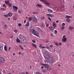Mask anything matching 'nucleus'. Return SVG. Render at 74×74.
Returning <instances> with one entry per match:
<instances>
[{
    "mask_svg": "<svg viewBox=\"0 0 74 74\" xmlns=\"http://www.w3.org/2000/svg\"><path fill=\"white\" fill-rule=\"evenodd\" d=\"M48 53L49 55L47 54L46 56H44V57L47 61L49 62L50 64L51 65H52L53 64V62H54L53 60V58L49 56V53Z\"/></svg>",
    "mask_w": 74,
    "mask_h": 74,
    "instance_id": "nucleus-1",
    "label": "nucleus"
},
{
    "mask_svg": "<svg viewBox=\"0 0 74 74\" xmlns=\"http://www.w3.org/2000/svg\"><path fill=\"white\" fill-rule=\"evenodd\" d=\"M29 31L30 32H32L34 35H35V36H37V37H40V36L38 34H39V33H38V32H37V31H36V30L34 29H30Z\"/></svg>",
    "mask_w": 74,
    "mask_h": 74,
    "instance_id": "nucleus-2",
    "label": "nucleus"
},
{
    "mask_svg": "<svg viewBox=\"0 0 74 74\" xmlns=\"http://www.w3.org/2000/svg\"><path fill=\"white\" fill-rule=\"evenodd\" d=\"M40 1H42V3L44 2L45 4L47 5H50V3H49L46 1H44V0H39Z\"/></svg>",
    "mask_w": 74,
    "mask_h": 74,
    "instance_id": "nucleus-3",
    "label": "nucleus"
},
{
    "mask_svg": "<svg viewBox=\"0 0 74 74\" xmlns=\"http://www.w3.org/2000/svg\"><path fill=\"white\" fill-rule=\"evenodd\" d=\"M13 10H14V11H15V12H16V11H17V10H18V7L15 5L13 6Z\"/></svg>",
    "mask_w": 74,
    "mask_h": 74,
    "instance_id": "nucleus-4",
    "label": "nucleus"
},
{
    "mask_svg": "<svg viewBox=\"0 0 74 74\" xmlns=\"http://www.w3.org/2000/svg\"><path fill=\"white\" fill-rule=\"evenodd\" d=\"M5 62L4 59L2 58L1 57H0V62L1 63H4Z\"/></svg>",
    "mask_w": 74,
    "mask_h": 74,
    "instance_id": "nucleus-5",
    "label": "nucleus"
},
{
    "mask_svg": "<svg viewBox=\"0 0 74 74\" xmlns=\"http://www.w3.org/2000/svg\"><path fill=\"white\" fill-rule=\"evenodd\" d=\"M23 37H24V36H23V35H20L19 36V38L21 40V41L23 40L24 41V40H23Z\"/></svg>",
    "mask_w": 74,
    "mask_h": 74,
    "instance_id": "nucleus-6",
    "label": "nucleus"
},
{
    "mask_svg": "<svg viewBox=\"0 0 74 74\" xmlns=\"http://www.w3.org/2000/svg\"><path fill=\"white\" fill-rule=\"evenodd\" d=\"M67 40V38H63L62 39V41L63 42H66V41Z\"/></svg>",
    "mask_w": 74,
    "mask_h": 74,
    "instance_id": "nucleus-7",
    "label": "nucleus"
},
{
    "mask_svg": "<svg viewBox=\"0 0 74 74\" xmlns=\"http://www.w3.org/2000/svg\"><path fill=\"white\" fill-rule=\"evenodd\" d=\"M8 5L9 7H12V4L10 3H9L8 4Z\"/></svg>",
    "mask_w": 74,
    "mask_h": 74,
    "instance_id": "nucleus-8",
    "label": "nucleus"
},
{
    "mask_svg": "<svg viewBox=\"0 0 74 74\" xmlns=\"http://www.w3.org/2000/svg\"><path fill=\"white\" fill-rule=\"evenodd\" d=\"M8 15L10 16V17H11L12 15V14L11 13H9L8 14Z\"/></svg>",
    "mask_w": 74,
    "mask_h": 74,
    "instance_id": "nucleus-9",
    "label": "nucleus"
},
{
    "mask_svg": "<svg viewBox=\"0 0 74 74\" xmlns=\"http://www.w3.org/2000/svg\"><path fill=\"white\" fill-rule=\"evenodd\" d=\"M44 66L46 68H48L49 67V65L47 64H45Z\"/></svg>",
    "mask_w": 74,
    "mask_h": 74,
    "instance_id": "nucleus-10",
    "label": "nucleus"
},
{
    "mask_svg": "<svg viewBox=\"0 0 74 74\" xmlns=\"http://www.w3.org/2000/svg\"><path fill=\"white\" fill-rule=\"evenodd\" d=\"M53 27H56V24L54 22L53 23Z\"/></svg>",
    "mask_w": 74,
    "mask_h": 74,
    "instance_id": "nucleus-11",
    "label": "nucleus"
},
{
    "mask_svg": "<svg viewBox=\"0 0 74 74\" xmlns=\"http://www.w3.org/2000/svg\"><path fill=\"white\" fill-rule=\"evenodd\" d=\"M36 7H38L39 8H41L42 6L40 4H38L36 5Z\"/></svg>",
    "mask_w": 74,
    "mask_h": 74,
    "instance_id": "nucleus-12",
    "label": "nucleus"
},
{
    "mask_svg": "<svg viewBox=\"0 0 74 74\" xmlns=\"http://www.w3.org/2000/svg\"><path fill=\"white\" fill-rule=\"evenodd\" d=\"M32 46H33V47H34V48H37V46L36 45V44L34 43H32Z\"/></svg>",
    "mask_w": 74,
    "mask_h": 74,
    "instance_id": "nucleus-13",
    "label": "nucleus"
},
{
    "mask_svg": "<svg viewBox=\"0 0 74 74\" xmlns=\"http://www.w3.org/2000/svg\"><path fill=\"white\" fill-rule=\"evenodd\" d=\"M16 42L18 43L20 42V40H19V39L18 38H17V39L16 40Z\"/></svg>",
    "mask_w": 74,
    "mask_h": 74,
    "instance_id": "nucleus-14",
    "label": "nucleus"
},
{
    "mask_svg": "<svg viewBox=\"0 0 74 74\" xmlns=\"http://www.w3.org/2000/svg\"><path fill=\"white\" fill-rule=\"evenodd\" d=\"M4 47V49L5 51H7V46L5 45Z\"/></svg>",
    "mask_w": 74,
    "mask_h": 74,
    "instance_id": "nucleus-15",
    "label": "nucleus"
},
{
    "mask_svg": "<svg viewBox=\"0 0 74 74\" xmlns=\"http://www.w3.org/2000/svg\"><path fill=\"white\" fill-rule=\"evenodd\" d=\"M27 24H26L25 25V26H26V27L27 26H30V24H29V22H27Z\"/></svg>",
    "mask_w": 74,
    "mask_h": 74,
    "instance_id": "nucleus-16",
    "label": "nucleus"
},
{
    "mask_svg": "<svg viewBox=\"0 0 74 74\" xmlns=\"http://www.w3.org/2000/svg\"><path fill=\"white\" fill-rule=\"evenodd\" d=\"M66 22H68V23H69L70 22V19L68 18L66 20Z\"/></svg>",
    "mask_w": 74,
    "mask_h": 74,
    "instance_id": "nucleus-17",
    "label": "nucleus"
},
{
    "mask_svg": "<svg viewBox=\"0 0 74 74\" xmlns=\"http://www.w3.org/2000/svg\"><path fill=\"white\" fill-rule=\"evenodd\" d=\"M5 3L6 4H7L8 5V3H10L9 2V1H5Z\"/></svg>",
    "mask_w": 74,
    "mask_h": 74,
    "instance_id": "nucleus-18",
    "label": "nucleus"
},
{
    "mask_svg": "<svg viewBox=\"0 0 74 74\" xmlns=\"http://www.w3.org/2000/svg\"><path fill=\"white\" fill-rule=\"evenodd\" d=\"M23 38H24V40L25 41H27V37L25 36H24Z\"/></svg>",
    "mask_w": 74,
    "mask_h": 74,
    "instance_id": "nucleus-19",
    "label": "nucleus"
},
{
    "mask_svg": "<svg viewBox=\"0 0 74 74\" xmlns=\"http://www.w3.org/2000/svg\"><path fill=\"white\" fill-rule=\"evenodd\" d=\"M33 21L34 22H35V23H36V22H37V18L34 19L33 20Z\"/></svg>",
    "mask_w": 74,
    "mask_h": 74,
    "instance_id": "nucleus-20",
    "label": "nucleus"
},
{
    "mask_svg": "<svg viewBox=\"0 0 74 74\" xmlns=\"http://www.w3.org/2000/svg\"><path fill=\"white\" fill-rule=\"evenodd\" d=\"M73 29H74V27H69V29L70 30H73Z\"/></svg>",
    "mask_w": 74,
    "mask_h": 74,
    "instance_id": "nucleus-21",
    "label": "nucleus"
},
{
    "mask_svg": "<svg viewBox=\"0 0 74 74\" xmlns=\"http://www.w3.org/2000/svg\"><path fill=\"white\" fill-rule=\"evenodd\" d=\"M48 11H49V12H53V11H52V10L50 9H48Z\"/></svg>",
    "mask_w": 74,
    "mask_h": 74,
    "instance_id": "nucleus-22",
    "label": "nucleus"
},
{
    "mask_svg": "<svg viewBox=\"0 0 74 74\" xmlns=\"http://www.w3.org/2000/svg\"><path fill=\"white\" fill-rule=\"evenodd\" d=\"M0 10H1V11H2V10H3V11H5V9L3 8H1Z\"/></svg>",
    "mask_w": 74,
    "mask_h": 74,
    "instance_id": "nucleus-23",
    "label": "nucleus"
},
{
    "mask_svg": "<svg viewBox=\"0 0 74 74\" xmlns=\"http://www.w3.org/2000/svg\"><path fill=\"white\" fill-rule=\"evenodd\" d=\"M49 29L51 30H53V27H49Z\"/></svg>",
    "mask_w": 74,
    "mask_h": 74,
    "instance_id": "nucleus-24",
    "label": "nucleus"
},
{
    "mask_svg": "<svg viewBox=\"0 0 74 74\" xmlns=\"http://www.w3.org/2000/svg\"><path fill=\"white\" fill-rule=\"evenodd\" d=\"M37 29H38L39 30H40L41 32H42V31L41 29H40L39 27H37Z\"/></svg>",
    "mask_w": 74,
    "mask_h": 74,
    "instance_id": "nucleus-25",
    "label": "nucleus"
},
{
    "mask_svg": "<svg viewBox=\"0 0 74 74\" xmlns=\"http://www.w3.org/2000/svg\"><path fill=\"white\" fill-rule=\"evenodd\" d=\"M19 45L21 49H22V50H23V47H22V46H21V45Z\"/></svg>",
    "mask_w": 74,
    "mask_h": 74,
    "instance_id": "nucleus-26",
    "label": "nucleus"
},
{
    "mask_svg": "<svg viewBox=\"0 0 74 74\" xmlns=\"http://www.w3.org/2000/svg\"><path fill=\"white\" fill-rule=\"evenodd\" d=\"M48 19H49V20L50 21V22H52V20H51V18L49 17H48Z\"/></svg>",
    "mask_w": 74,
    "mask_h": 74,
    "instance_id": "nucleus-27",
    "label": "nucleus"
},
{
    "mask_svg": "<svg viewBox=\"0 0 74 74\" xmlns=\"http://www.w3.org/2000/svg\"><path fill=\"white\" fill-rule=\"evenodd\" d=\"M65 17L67 18H71V16L66 15V16H65Z\"/></svg>",
    "mask_w": 74,
    "mask_h": 74,
    "instance_id": "nucleus-28",
    "label": "nucleus"
},
{
    "mask_svg": "<svg viewBox=\"0 0 74 74\" xmlns=\"http://www.w3.org/2000/svg\"><path fill=\"white\" fill-rule=\"evenodd\" d=\"M61 8H58V11H62V10H61Z\"/></svg>",
    "mask_w": 74,
    "mask_h": 74,
    "instance_id": "nucleus-29",
    "label": "nucleus"
},
{
    "mask_svg": "<svg viewBox=\"0 0 74 74\" xmlns=\"http://www.w3.org/2000/svg\"><path fill=\"white\" fill-rule=\"evenodd\" d=\"M64 29V27H62L61 28V30H63Z\"/></svg>",
    "mask_w": 74,
    "mask_h": 74,
    "instance_id": "nucleus-30",
    "label": "nucleus"
},
{
    "mask_svg": "<svg viewBox=\"0 0 74 74\" xmlns=\"http://www.w3.org/2000/svg\"><path fill=\"white\" fill-rule=\"evenodd\" d=\"M54 16L53 15V14H50V17H53Z\"/></svg>",
    "mask_w": 74,
    "mask_h": 74,
    "instance_id": "nucleus-31",
    "label": "nucleus"
},
{
    "mask_svg": "<svg viewBox=\"0 0 74 74\" xmlns=\"http://www.w3.org/2000/svg\"><path fill=\"white\" fill-rule=\"evenodd\" d=\"M0 50H3V47L1 45H0Z\"/></svg>",
    "mask_w": 74,
    "mask_h": 74,
    "instance_id": "nucleus-32",
    "label": "nucleus"
},
{
    "mask_svg": "<svg viewBox=\"0 0 74 74\" xmlns=\"http://www.w3.org/2000/svg\"><path fill=\"white\" fill-rule=\"evenodd\" d=\"M3 27L4 28H5V29L7 28V25H4V26H3Z\"/></svg>",
    "mask_w": 74,
    "mask_h": 74,
    "instance_id": "nucleus-33",
    "label": "nucleus"
},
{
    "mask_svg": "<svg viewBox=\"0 0 74 74\" xmlns=\"http://www.w3.org/2000/svg\"><path fill=\"white\" fill-rule=\"evenodd\" d=\"M3 16H4V17H5V18H7L8 17V16L7 15H4Z\"/></svg>",
    "mask_w": 74,
    "mask_h": 74,
    "instance_id": "nucleus-34",
    "label": "nucleus"
},
{
    "mask_svg": "<svg viewBox=\"0 0 74 74\" xmlns=\"http://www.w3.org/2000/svg\"><path fill=\"white\" fill-rule=\"evenodd\" d=\"M32 14H38V12H33Z\"/></svg>",
    "mask_w": 74,
    "mask_h": 74,
    "instance_id": "nucleus-35",
    "label": "nucleus"
},
{
    "mask_svg": "<svg viewBox=\"0 0 74 74\" xmlns=\"http://www.w3.org/2000/svg\"><path fill=\"white\" fill-rule=\"evenodd\" d=\"M18 31L16 29L14 30V32L15 33H17V32H18Z\"/></svg>",
    "mask_w": 74,
    "mask_h": 74,
    "instance_id": "nucleus-36",
    "label": "nucleus"
},
{
    "mask_svg": "<svg viewBox=\"0 0 74 74\" xmlns=\"http://www.w3.org/2000/svg\"><path fill=\"white\" fill-rule=\"evenodd\" d=\"M41 19H45V17L44 16L42 17L41 18Z\"/></svg>",
    "mask_w": 74,
    "mask_h": 74,
    "instance_id": "nucleus-37",
    "label": "nucleus"
},
{
    "mask_svg": "<svg viewBox=\"0 0 74 74\" xmlns=\"http://www.w3.org/2000/svg\"><path fill=\"white\" fill-rule=\"evenodd\" d=\"M55 45H57V46H59V44H58V43H55Z\"/></svg>",
    "mask_w": 74,
    "mask_h": 74,
    "instance_id": "nucleus-38",
    "label": "nucleus"
},
{
    "mask_svg": "<svg viewBox=\"0 0 74 74\" xmlns=\"http://www.w3.org/2000/svg\"><path fill=\"white\" fill-rule=\"evenodd\" d=\"M29 21H32V18L29 17Z\"/></svg>",
    "mask_w": 74,
    "mask_h": 74,
    "instance_id": "nucleus-39",
    "label": "nucleus"
},
{
    "mask_svg": "<svg viewBox=\"0 0 74 74\" xmlns=\"http://www.w3.org/2000/svg\"><path fill=\"white\" fill-rule=\"evenodd\" d=\"M55 33L56 34H57V33L58 32V31L57 30H54Z\"/></svg>",
    "mask_w": 74,
    "mask_h": 74,
    "instance_id": "nucleus-40",
    "label": "nucleus"
},
{
    "mask_svg": "<svg viewBox=\"0 0 74 74\" xmlns=\"http://www.w3.org/2000/svg\"><path fill=\"white\" fill-rule=\"evenodd\" d=\"M19 74H25V73L24 72H21L19 73Z\"/></svg>",
    "mask_w": 74,
    "mask_h": 74,
    "instance_id": "nucleus-41",
    "label": "nucleus"
},
{
    "mask_svg": "<svg viewBox=\"0 0 74 74\" xmlns=\"http://www.w3.org/2000/svg\"><path fill=\"white\" fill-rule=\"evenodd\" d=\"M47 69L48 70H51V67L48 68Z\"/></svg>",
    "mask_w": 74,
    "mask_h": 74,
    "instance_id": "nucleus-42",
    "label": "nucleus"
},
{
    "mask_svg": "<svg viewBox=\"0 0 74 74\" xmlns=\"http://www.w3.org/2000/svg\"><path fill=\"white\" fill-rule=\"evenodd\" d=\"M50 14H46V16H47L48 17L50 16Z\"/></svg>",
    "mask_w": 74,
    "mask_h": 74,
    "instance_id": "nucleus-43",
    "label": "nucleus"
},
{
    "mask_svg": "<svg viewBox=\"0 0 74 74\" xmlns=\"http://www.w3.org/2000/svg\"><path fill=\"white\" fill-rule=\"evenodd\" d=\"M62 26H65V23H63L62 24Z\"/></svg>",
    "mask_w": 74,
    "mask_h": 74,
    "instance_id": "nucleus-44",
    "label": "nucleus"
},
{
    "mask_svg": "<svg viewBox=\"0 0 74 74\" xmlns=\"http://www.w3.org/2000/svg\"><path fill=\"white\" fill-rule=\"evenodd\" d=\"M21 25H22L21 24H20V23H19L18 24V26L19 27H20V26H21Z\"/></svg>",
    "mask_w": 74,
    "mask_h": 74,
    "instance_id": "nucleus-45",
    "label": "nucleus"
},
{
    "mask_svg": "<svg viewBox=\"0 0 74 74\" xmlns=\"http://www.w3.org/2000/svg\"><path fill=\"white\" fill-rule=\"evenodd\" d=\"M46 27H48V26H49V25H48V24H46Z\"/></svg>",
    "mask_w": 74,
    "mask_h": 74,
    "instance_id": "nucleus-46",
    "label": "nucleus"
},
{
    "mask_svg": "<svg viewBox=\"0 0 74 74\" xmlns=\"http://www.w3.org/2000/svg\"><path fill=\"white\" fill-rule=\"evenodd\" d=\"M35 74H40V73L38 72H36Z\"/></svg>",
    "mask_w": 74,
    "mask_h": 74,
    "instance_id": "nucleus-47",
    "label": "nucleus"
},
{
    "mask_svg": "<svg viewBox=\"0 0 74 74\" xmlns=\"http://www.w3.org/2000/svg\"><path fill=\"white\" fill-rule=\"evenodd\" d=\"M45 64H43L42 63H40V65H42V66H44Z\"/></svg>",
    "mask_w": 74,
    "mask_h": 74,
    "instance_id": "nucleus-48",
    "label": "nucleus"
},
{
    "mask_svg": "<svg viewBox=\"0 0 74 74\" xmlns=\"http://www.w3.org/2000/svg\"><path fill=\"white\" fill-rule=\"evenodd\" d=\"M32 41L33 42H34V43L36 42V41L34 40H32Z\"/></svg>",
    "mask_w": 74,
    "mask_h": 74,
    "instance_id": "nucleus-49",
    "label": "nucleus"
},
{
    "mask_svg": "<svg viewBox=\"0 0 74 74\" xmlns=\"http://www.w3.org/2000/svg\"><path fill=\"white\" fill-rule=\"evenodd\" d=\"M43 71H44V72H46L47 71V70H46V69H44L43 70Z\"/></svg>",
    "mask_w": 74,
    "mask_h": 74,
    "instance_id": "nucleus-50",
    "label": "nucleus"
},
{
    "mask_svg": "<svg viewBox=\"0 0 74 74\" xmlns=\"http://www.w3.org/2000/svg\"><path fill=\"white\" fill-rule=\"evenodd\" d=\"M41 26L42 27H44V24H43V23H42L41 24Z\"/></svg>",
    "mask_w": 74,
    "mask_h": 74,
    "instance_id": "nucleus-51",
    "label": "nucleus"
},
{
    "mask_svg": "<svg viewBox=\"0 0 74 74\" xmlns=\"http://www.w3.org/2000/svg\"><path fill=\"white\" fill-rule=\"evenodd\" d=\"M61 10H62V11H64V8H61Z\"/></svg>",
    "mask_w": 74,
    "mask_h": 74,
    "instance_id": "nucleus-52",
    "label": "nucleus"
},
{
    "mask_svg": "<svg viewBox=\"0 0 74 74\" xmlns=\"http://www.w3.org/2000/svg\"><path fill=\"white\" fill-rule=\"evenodd\" d=\"M59 45H62V43L61 42H60L59 43Z\"/></svg>",
    "mask_w": 74,
    "mask_h": 74,
    "instance_id": "nucleus-53",
    "label": "nucleus"
},
{
    "mask_svg": "<svg viewBox=\"0 0 74 74\" xmlns=\"http://www.w3.org/2000/svg\"><path fill=\"white\" fill-rule=\"evenodd\" d=\"M65 37H66V35H64L62 37V38H65Z\"/></svg>",
    "mask_w": 74,
    "mask_h": 74,
    "instance_id": "nucleus-54",
    "label": "nucleus"
},
{
    "mask_svg": "<svg viewBox=\"0 0 74 74\" xmlns=\"http://www.w3.org/2000/svg\"><path fill=\"white\" fill-rule=\"evenodd\" d=\"M21 55L22 56H24V53H21Z\"/></svg>",
    "mask_w": 74,
    "mask_h": 74,
    "instance_id": "nucleus-55",
    "label": "nucleus"
},
{
    "mask_svg": "<svg viewBox=\"0 0 74 74\" xmlns=\"http://www.w3.org/2000/svg\"><path fill=\"white\" fill-rule=\"evenodd\" d=\"M53 47V45H50V47Z\"/></svg>",
    "mask_w": 74,
    "mask_h": 74,
    "instance_id": "nucleus-56",
    "label": "nucleus"
},
{
    "mask_svg": "<svg viewBox=\"0 0 74 74\" xmlns=\"http://www.w3.org/2000/svg\"><path fill=\"white\" fill-rule=\"evenodd\" d=\"M46 48H48V49H50L48 46H47Z\"/></svg>",
    "mask_w": 74,
    "mask_h": 74,
    "instance_id": "nucleus-57",
    "label": "nucleus"
},
{
    "mask_svg": "<svg viewBox=\"0 0 74 74\" xmlns=\"http://www.w3.org/2000/svg\"><path fill=\"white\" fill-rule=\"evenodd\" d=\"M15 55H16V54H15V53H13V56H15Z\"/></svg>",
    "mask_w": 74,
    "mask_h": 74,
    "instance_id": "nucleus-58",
    "label": "nucleus"
},
{
    "mask_svg": "<svg viewBox=\"0 0 74 74\" xmlns=\"http://www.w3.org/2000/svg\"><path fill=\"white\" fill-rule=\"evenodd\" d=\"M24 23H25L26 22V20H24Z\"/></svg>",
    "mask_w": 74,
    "mask_h": 74,
    "instance_id": "nucleus-59",
    "label": "nucleus"
},
{
    "mask_svg": "<svg viewBox=\"0 0 74 74\" xmlns=\"http://www.w3.org/2000/svg\"><path fill=\"white\" fill-rule=\"evenodd\" d=\"M10 49H11V47H10L9 48V51H10Z\"/></svg>",
    "mask_w": 74,
    "mask_h": 74,
    "instance_id": "nucleus-60",
    "label": "nucleus"
},
{
    "mask_svg": "<svg viewBox=\"0 0 74 74\" xmlns=\"http://www.w3.org/2000/svg\"><path fill=\"white\" fill-rule=\"evenodd\" d=\"M10 38H13V36H10Z\"/></svg>",
    "mask_w": 74,
    "mask_h": 74,
    "instance_id": "nucleus-61",
    "label": "nucleus"
},
{
    "mask_svg": "<svg viewBox=\"0 0 74 74\" xmlns=\"http://www.w3.org/2000/svg\"><path fill=\"white\" fill-rule=\"evenodd\" d=\"M45 47H41V48H45Z\"/></svg>",
    "mask_w": 74,
    "mask_h": 74,
    "instance_id": "nucleus-62",
    "label": "nucleus"
},
{
    "mask_svg": "<svg viewBox=\"0 0 74 74\" xmlns=\"http://www.w3.org/2000/svg\"><path fill=\"white\" fill-rule=\"evenodd\" d=\"M14 20H16V18H15L14 17Z\"/></svg>",
    "mask_w": 74,
    "mask_h": 74,
    "instance_id": "nucleus-63",
    "label": "nucleus"
},
{
    "mask_svg": "<svg viewBox=\"0 0 74 74\" xmlns=\"http://www.w3.org/2000/svg\"><path fill=\"white\" fill-rule=\"evenodd\" d=\"M56 10H57V11H58V8H56Z\"/></svg>",
    "mask_w": 74,
    "mask_h": 74,
    "instance_id": "nucleus-64",
    "label": "nucleus"
}]
</instances>
